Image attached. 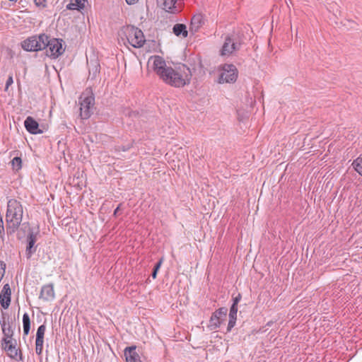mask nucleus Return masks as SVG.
Here are the masks:
<instances>
[{
    "label": "nucleus",
    "mask_w": 362,
    "mask_h": 362,
    "mask_svg": "<svg viewBox=\"0 0 362 362\" xmlns=\"http://www.w3.org/2000/svg\"><path fill=\"white\" fill-rule=\"evenodd\" d=\"M151 59L153 60V71L166 84L180 88L190 83L192 73L185 65L174 69L171 66H167L165 61L160 56H154Z\"/></svg>",
    "instance_id": "obj_1"
},
{
    "label": "nucleus",
    "mask_w": 362,
    "mask_h": 362,
    "mask_svg": "<svg viewBox=\"0 0 362 362\" xmlns=\"http://www.w3.org/2000/svg\"><path fill=\"white\" fill-rule=\"evenodd\" d=\"M23 206L20 202L11 199L7 202L6 213V231L8 235H13L19 228L23 219Z\"/></svg>",
    "instance_id": "obj_2"
},
{
    "label": "nucleus",
    "mask_w": 362,
    "mask_h": 362,
    "mask_svg": "<svg viewBox=\"0 0 362 362\" xmlns=\"http://www.w3.org/2000/svg\"><path fill=\"white\" fill-rule=\"evenodd\" d=\"M80 105V116L83 119H88L91 115V108L95 104V97L91 88H88L78 99Z\"/></svg>",
    "instance_id": "obj_3"
},
{
    "label": "nucleus",
    "mask_w": 362,
    "mask_h": 362,
    "mask_svg": "<svg viewBox=\"0 0 362 362\" xmlns=\"http://www.w3.org/2000/svg\"><path fill=\"white\" fill-rule=\"evenodd\" d=\"M126 38L129 45L135 48L142 47L146 39L142 30L134 25H128L124 29Z\"/></svg>",
    "instance_id": "obj_4"
},
{
    "label": "nucleus",
    "mask_w": 362,
    "mask_h": 362,
    "mask_svg": "<svg viewBox=\"0 0 362 362\" xmlns=\"http://www.w3.org/2000/svg\"><path fill=\"white\" fill-rule=\"evenodd\" d=\"M46 34L33 35L21 42V47L27 52H36L45 49V42L47 40Z\"/></svg>",
    "instance_id": "obj_5"
},
{
    "label": "nucleus",
    "mask_w": 362,
    "mask_h": 362,
    "mask_svg": "<svg viewBox=\"0 0 362 362\" xmlns=\"http://www.w3.org/2000/svg\"><path fill=\"white\" fill-rule=\"evenodd\" d=\"M63 40L59 38L49 39L45 42V49L47 48V55L52 59H57L64 52L62 45Z\"/></svg>",
    "instance_id": "obj_6"
},
{
    "label": "nucleus",
    "mask_w": 362,
    "mask_h": 362,
    "mask_svg": "<svg viewBox=\"0 0 362 362\" xmlns=\"http://www.w3.org/2000/svg\"><path fill=\"white\" fill-rule=\"evenodd\" d=\"M238 74V69L235 65L226 64L219 76L218 83H234L237 80Z\"/></svg>",
    "instance_id": "obj_7"
},
{
    "label": "nucleus",
    "mask_w": 362,
    "mask_h": 362,
    "mask_svg": "<svg viewBox=\"0 0 362 362\" xmlns=\"http://www.w3.org/2000/svg\"><path fill=\"white\" fill-rule=\"evenodd\" d=\"M240 48V43L235 41L232 37L228 35L225 38L224 43L221 49V56H229L234 52L239 50Z\"/></svg>",
    "instance_id": "obj_8"
},
{
    "label": "nucleus",
    "mask_w": 362,
    "mask_h": 362,
    "mask_svg": "<svg viewBox=\"0 0 362 362\" xmlns=\"http://www.w3.org/2000/svg\"><path fill=\"white\" fill-rule=\"evenodd\" d=\"M38 234V229L34 231L33 228H29L26 238L27 246L25 250V254L28 258H30L36 251L37 246H35V244L37 241Z\"/></svg>",
    "instance_id": "obj_9"
},
{
    "label": "nucleus",
    "mask_w": 362,
    "mask_h": 362,
    "mask_svg": "<svg viewBox=\"0 0 362 362\" xmlns=\"http://www.w3.org/2000/svg\"><path fill=\"white\" fill-rule=\"evenodd\" d=\"M88 66L89 71L88 79H98L100 73V64L98 59H90V62H88Z\"/></svg>",
    "instance_id": "obj_10"
},
{
    "label": "nucleus",
    "mask_w": 362,
    "mask_h": 362,
    "mask_svg": "<svg viewBox=\"0 0 362 362\" xmlns=\"http://www.w3.org/2000/svg\"><path fill=\"white\" fill-rule=\"evenodd\" d=\"M11 291L8 284L3 286L0 293V303L3 308L7 309L11 303Z\"/></svg>",
    "instance_id": "obj_11"
},
{
    "label": "nucleus",
    "mask_w": 362,
    "mask_h": 362,
    "mask_svg": "<svg viewBox=\"0 0 362 362\" xmlns=\"http://www.w3.org/2000/svg\"><path fill=\"white\" fill-rule=\"evenodd\" d=\"M40 298L45 301H50L54 298V286L52 284H47L41 288Z\"/></svg>",
    "instance_id": "obj_12"
},
{
    "label": "nucleus",
    "mask_w": 362,
    "mask_h": 362,
    "mask_svg": "<svg viewBox=\"0 0 362 362\" xmlns=\"http://www.w3.org/2000/svg\"><path fill=\"white\" fill-rule=\"evenodd\" d=\"M0 325L1 327L2 332L4 334L2 340L13 339V329H12L10 322L6 321L5 317L4 315L0 320Z\"/></svg>",
    "instance_id": "obj_13"
},
{
    "label": "nucleus",
    "mask_w": 362,
    "mask_h": 362,
    "mask_svg": "<svg viewBox=\"0 0 362 362\" xmlns=\"http://www.w3.org/2000/svg\"><path fill=\"white\" fill-rule=\"evenodd\" d=\"M24 125L26 130L32 134L42 133V131L39 129L38 122L36 120H35L32 117L29 116L25 119L24 122Z\"/></svg>",
    "instance_id": "obj_14"
},
{
    "label": "nucleus",
    "mask_w": 362,
    "mask_h": 362,
    "mask_svg": "<svg viewBox=\"0 0 362 362\" xmlns=\"http://www.w3.org/2000/svg\"><path fill=\"white\" fill-rule=\"evenodd\" d=\"M127 362H142L139 355L136 351V346H129L124 349Z\"/></svg>",
    "instance_id": "obj_15"
},
{
    "label": "nucleus",
    "mask_w": 362,
    "mask_h": 362,
    "mask_svg": "<svg viewBox=\"0 0 362 362\" xmlns=\"http://www.w3.org/2000/svg\"><path fill=\"white\" fill-rule=\"evenodd\" d=\"M157 1L160 7L168 12L176 13L178 11L175 6L177 0H157Z\"/></svg>",
    "instance_id": "obj_16"
},
{
    "label": "nucleus",
    "mask_w": 362,
    "mask_h": 362,
    "mask_svg": "<svg viewBox=\"0 0 362 362\" xmlns=\"http://www.w3.org/2000/svg\"><path fill=\"white\" fill-rule=\"evenodd\" d=\"M203 20L204 18L202 15H194L191 20L190 30L193 32H197L204 23Z\"/></svg>",
    "instance_id": "obj_17"
},
{
    "label": "nucleus",
    "mask_w": 362,
    "mask_h": 362,
    "mask_svg": "<svg viewBox=\"0 0 362 362\" xmlns=\"http://www.w3.org/2000/svg\"><path fill=\"white\" fill-rule=\"evenodd\" d=\"M173 33L177 37H187L188 32L185 24L177 23L173 26Z\"/></svg>",
    "instance_id": "obj_18"
},
{
    "label": "nucleus",
    "mask_w": 362,
    "mask_h": 362,
    "mask_svg": "<svg viewBox=\"0 0 362 362\" xmlns=\"http://www.w3.org/2000/svg\"><path fill=\"white\" fill-rule=\"evenodd\" d=\"M86 0H71L70 3L66 5L68 10H81L85 6Z\"/></svg>",
    "instance_id": "obj_19"
},
{
    "label": "nucleus",
    "mask_w": 362,
    "mask_h": 362,
    "mask_svg": "<svg viewBox=\"0 0 362 362\" xmlns=\"http://www.w3.org/2000/svg\"><path fill=\"white\" fill-rule=\"evenodd\" d=\"M222 320L214 313L212 314L209 323V328L211 330L218 328L221 324Z\"/></svg>",
    "instance_id": "obj_20"
},
{
    "label": "nucleus",
    "mask_w": 362,
    "mask_h": 362,
    "mask_svg": "<svg viewBox=\"0 0 362 362\" xmlns=\"http://www.w3.org/2000/svg\"><path fill=\"white\" fill-rule=\"evenodd\" d=\"M23 334L24 336H27L30 329V320L29 315L27 313H24L23 315Z\"/></svg>",
    "instance_id": "obj_21"
},
{
    "label": "nucleus",
    "mask_w": 362,
    "mask_h": 362,
    "mask_svg": "<svg viewBox=\"0 0 362 362\" xmlns=\"http://www.w3.org/2000/svg\"><path fill=\"white\" fill-rule=\"evenodd\" d=\"M16 346V339L2 340V349L8 352Z\"/></svg>",
    "instance_id": "obj_22"
},
{
    "label": "nucleus",
    "mask_w": 362,
    "mask_h": 362,
    "mask_svg": "<svg viewBox=\"0 0 362 362\" xmlns=\"http://www.w3.org/2000/svg\"><path fill=\"white\" fill-rule=\"evenodd\" d=\"M45 331H46L45 325V324L41 325L37 328L35 341H39L40 342H44V336H45Z\"/></svg>",
    "instance_id": "obj_23"
},
{
    "label": "nucleus",
    "mask_w": 362,
    "mask_h": 362,
    "mask_svg": "<svg viewBox=\"0 0 362 362\" xmlns=\"http://www.w3.org/2000/svg\"><path fill=\"white\" fill-rule=\"evenodd\" d=\"M355 170L362 176V157L355 159L352 163Z\"/></svg>",
    "instance_id": "obj_24"
},
{
    "label": "nucleus",
    "mask_w": 362,
    "mask_h": 362,
    "mask_svg": "<svg viewBox=\"0 0 362 362\" xmlns=\"http://www.w3.org/2000/svg\"><path fill=\"white\" fill-rule=\"evenodd\" d=\"M7 355L12 359H17V356L19 355V360H22V354L20 350L14 346L13 349L7 352Z\"/></svg>",
    "instance_id": "obj_25"
},
{
    "label": "nucleus",
    "mask_w": 362,
    "mask_h": 362,
    "mask_svg": "<svg viewBox=\"0 0 362 362\" xmlns=\"http://www.w3.org/2000/svg\"><path fill=\"white\" fill-rule=\"evenodd\" d=\"M13 169L18 170L22 168V160L20 157H15L11 160Z\"/></svg>",
    "instance_id": "obj_26"
},
{
    "label": "nucleus",
    "mask_w": 362,
    "mask_h": 362,
    "mask_svg": "<svg viewBox=\"0 0 362 362\" xmlns=\"http://www.w3.org/2000/svg\"><path fill=\"white\" fill-rule=\"evenodd\" d=\"M228 310L226 308H221L216 310L214 313L217 315L220 319H221L222 317H226L227 315Z\"/></svg>",
    "instance_id": "obj_27"
},
{
    "label": "nucleus",
    "mask_w": 362,
    "mask_h": 362,
    "mask_svg": "<svg viewBox=\"0 0 362 362\" xmlns=\"http://www.w3.org/2000/svg\"><path fill=\"white\" fill-rule=\"evenodd\" d=\"M43 344L44 342H40L39 341H35V352L37 355H41L43 350Z\"/></svg>",
    "instance_id": "obj_28"
},
{
    "label": "nucleus",
    "mask_w": 362,
    "mask_h": 362,
    "mask_svg": "<svg viewBox=\"0 0 362 362\" xmlns=\"http://www.w3.org/2000/svg\"><path fill=\"white\" fill-rule=\"evenodd\" d=\"M238 307L231 305L229 312V318H237Z\"/></svg>",
    "instance_id": "obj_29"
},
{
    "label": "nucleus",
    "mask_w": 362,
    "mask_h": 362,
    "mask_svg": "<svg viewBox=\"0 0 362 362\" xmlns=\"http://www.w3.org/2000/svg\"><path fill=\"white\" fill-rule=\"evenodd\" d=\"M13 83V76L12 74L9 75L6 82V87L5 90L6 91L10 86H11Z\"/></svg>",
    "instance_id": "obj_30"
},
{
    "label": "nucleus",
    "mask_w": 362,
    "mask_h": 362,
    "mask_svg": "<svg viewBox=\"0 0 362 362\" xmlns=\"http://www.w3.org/2000/svg\"><path fill=\"white\" fill-rule=\"evenodd\" d=\"M236 322L235 318H229L227 330L230 332L231 329L235 326Z\"/></svg>",
    "instance_id": "obj_31"
},
{
    "label": "nucleus",
    "mask_w": 362,
    "mask_h": 362,
    "mask_svg": "<svg viewBox=\"0 0 362 362\" xmlns=\"http://www.w3.org/2000/svg\"><path fill=\"white\" fill-rule=\"evenodd\" d=\"M241 298H242V296H241L240 293H238L235 297H234L233 298V302L232 305H235V307H238V304L240 301Z\"/></svg>",
    "instance_id": "obj_32"
},
{
    "label": "nucleus",
    "mask_w": 362,
    "mask_h": 362,
    "mask_svg": "<svg viewBox=\"0 0 362 362\" xmlns=\"http://www.w3.org/2000/svg\"><path fill=\"white\" fill-rule=\"evenodd\" d=\"M162 259H160L158 262H157L154 266H153V268L152 269V271L151 272H158L159 269H160V267L162 264Z\"/></svg>",
    "instance_id": "obj_33"
},
{
    "label": "nucleus",
    "mask_w": 362,
    "mask_h": 362,
    "mask_svg": "<svg viewBox=\"0 0 362 362\" xmlns=\"http://www.w3.org/2000/svg\"><path fill=\"white\" fill-rule=\"evenodd\" d=\"M34 2L36 6H45L46 0H34Z\"/></svg>",
    "instance_id": "obj_34"
},
{
    "label": "nucleus",
    "mask_w": 362,
    "mask_h": 362,
    "mask_svg": "<svg viewBox=\"0 0 362 362\" xmlns=\"http://www.w3.org/2000/svg\"><path fill=\"white\" fill-rule=\"evenodd\" d=\"M131 147H132V145H128L127 146H119V149L122 150L123 151H126L129 150Z\"/></svg>",
    "instance_id": "obj_35"
},
{
    "label": "nucleus",
    "mask_w": 362,
    "mask_h": 362,
    "mask_svg": "<svg viewBox=\"0 0 362 362\" xmlns=\"http://www.w3.org/2000/svg\"><path fill=\"white\" fill-rule=\"evenodd\" d=\"M5 272L6 270V264L3 261H0V271Z\"/></svg>",
    "instance_id": "obj_36"
},
{
    "label": "nucleus",
    "mask_w": 362,
    "mask_h": 362,
    "mask_svg": "<svg viewBox=\"0 0 362 362\" xmlns=\"http://www.w3.org/2000/svg\"><path fill=\"white\" fill-rule=\"evenodd\" d=\"M122 206V204H119L118 206L115 209L113 216H117L118 215L119 211L120 209V206Z\"/></svg>",
    "instance_id": "obj_37"
},
{
    "label": "nucleus",
    "mask_w": 362,
    "mask_h": 362,
    "mask_svg": "<svg viewBox=\"0 0 362 362\" xmlns=\"http://www.w3.org/2000/svg\"><path fill=\"white\" fill-rule=\"evenodd\" d=\"M125 1H126L127 4L129 5H134L139 1V0H125Z\"/></svg>",
    "instance_id": "obj_38"
},
{
    "label": "nucleus",
    "mask_w": 362,
    "mask_h": 362,
    "mask_svg": "<svg viewBox=\"0 0 362 362\" xmlns=\"http://www.w3.org/2000/svg\"><path fill=\"white\" fill-rule=\"evenodd\" d=\"M157 274L158 273H151L152 278L155 279L156 278Z\"/></svg>",
    "instance_id": "obj_39"
}]
</instances>
